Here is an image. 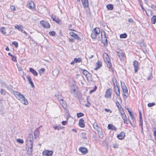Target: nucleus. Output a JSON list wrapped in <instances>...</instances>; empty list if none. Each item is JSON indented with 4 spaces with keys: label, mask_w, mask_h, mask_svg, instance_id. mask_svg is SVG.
<instances>
[{
    "label": "nucleus",
    "mask_w": 156,
    "mask_h": 156,
    "mask_svg": "<svg viewBox=\"0 0 156 156\" xmlns=\"http://www.w3.org/2000/svg\"><path fill=\"white\" fill-rule=\"evenodd\" d=\"M33 140V135L30 134L29 135L26 140V145L27 146V154L29 155H31L32 153Z\"/></svg>",
    "instance_id": "nucleus-1"
},
{
    "label": "nucleus",
    "mask_w": 156,
    "mask_h": 156,
    "mask_svg": "<svg viewBox=\"0 0 156 156\" xmlns=\"http://www.w3.org/2000/svg\"><path fill=\"white\" fill-rule=\"evenodd\" d=\"M103 58L105 63H107L108 66L110 69H112V65L110 62V59L108 55L106 53H104L103 54Z\"/></svg>",
    "instance_id": "nucleus-2"
},
{
    "label": "nucleus",
    "mask_w": 156,
    "mask_h": 156,
    "mask_svg": "<svg viewBox=\"0 0 156 156\" xmlns=\"http://www.w3.org/2000/svg\"><path fill=\"white\" fill-rule=\"evenodd\" d=\"M100 33V29L98 27L95 28L91 33V38L93 39H95L97 36Z\"/></svg>",
    "instance_id": "nucleus-3"
},
{
    "label": "nucleus",
    "mask_w": 156,
    "mask_h": 156,
    "mask_svg": "<svg viewBox=\"0 0 156 156\" xmlns=\"http://www.w3.org/2000/svg\"><path fill=\"white\" fill-rule=\"evenodd\" d=\"M70 92L71 94H73L75 97H77V95L76 93L80 92L77 90V87L75 83L73 84V86L70 88Z\"/></svg>",
    "instance_id": "nucleus-4"
},
{
    "label": "nucleus",
    "mask_w": 156,
    "mask_h": 156,
    "mask_svg": "<svg viewBox=\"0 0 156 156\" xmlns=\"http://www.w3.org/2000/svg\"><path fill=\"white\" fill-rule=\"evenodd\" d=\"M101 40L105 45L106 46L108 44L107 39L104 31L101 32Z\"/></svg>",
    "instance_id": "nucleus-5"
},
{
    "label": "nucleus",
    "mask_w": 156,
    "mask_h": 156,
    "mask_svg": "<svg viewBox=\"0 0 156 156\" xmlns=\"http://www.w3.org/2000/svg\"><path fill=\"white\" fill-rule=\"evenodd\" d=\"M113 82L114 85V87L115 90V93L118 96H119L120 95V91L119 89L118 86L117 85L116 83V80L115 79H113Z\"/></svg>",
    "instance_id": "nucleus-6"
},
{
    "label": "nucleus",
    "mask_w": 156,
    "mask_h": 156,
    "mask_svg": "<svg viewBox=\"0 0 156 156\" xmlns=\"http://www.w3.org/2000/svg\"><path fill=\"white\" fill-rule=\"evenodd\" d=\"M117 55L121 61L124 60L126 59V57L122 51L120 50H117Z\"/></svg>",
    "instance_id": "nucleus-7"
},
{
    "label": "nucleus",
    "mask_w": 156,
    "mask_h": 156,
    "mask_svg": "<svg viewBox=\"0 0 156 156\" xmlns=\"http://www.w3.org/2000/svg\"><path fill=\"white\" fill-rule=\"evenodd\" d=\"M13 94L19 100H20L21 99H22L23 98V97H24L22 94L17 91H14Z\"/></svg>",
    "instance_id": "nucleus-8"
},
{
    "label": "nucleus",
    "mask_w": 156,
    "mask_h": 156,
    "mask_svg": "<svg viewBox=\"0 0 156 156\" xmlns=\"http://www.w3.org/2000/svg\"><path fill=\"white\" fill-rule=\"evenodd\" d=\"M105 97L107 98H110L112 97L111 89L109 88L107 89L105 92Z\"/></svg>",
    "instance_id": "nucleus-9"
},
{
    "label": "nucleus",
    "mask_w": 156,
    "mask_h": 156,
    "mask_svg": "<svg viewBox=\"0 0 156 156\" xmlns=\"http://www.w3.org/2000/svg\"><path fill=\"white\" fill-rule=\"evenodd\" d=\"M40 24L42 27L44 28H49L50 27V25L46 21H44V20L41 21L40 22Z\"/></svg>",
    "instance_id": "nucleus-10"
},
{
    "label": "nucleus",
    "mask_w": 156,
    "mask_h": 156,
    "mask_svg": "<svg viewBox=\"0 0 156 156\" xmlns=\"http://www.w3.org/2000/svg\"><path fill=\"white\" fill-rule=\"evenodd\" d=\"M53 154V151H48L45 150L42 152V154L43 155L47 156H52Z\"/></svg>",
    "instance_id": "nucleus-11"
},
{
    "label": "nucleus",
    "mask_w": 156,
    "mask_h": 156,
    "mask_svg": "<svg viewBox=\"0 0 156 156\" xmlns=\"http://www.w3.org/2000/svg\"><path fill=\"white\" fill-rule=\"evenodd\" d=\"M79 150L83 154H86L88 152L87 149L85 147H81L79 148Z\"/></svg>",
    "instance_id": "nucleus-12"
},
{
    "label": "nucleus",
    "mask_w": 156,
    "mask_h": 156,
    "mask_svg": "<svg viewBox=\"0 0 156 156\" xmlns=\"http://www.w3.org/2000/svg\"><path fill=\"white\" fill-rule=\"evenodd\" d=\"M133 65L134 68L135 72L136 73L139 69L138 62L136 61H135L133 62Z\"/></svg>",
    "instance_id": "nucleus-13"
},
{
    "label": "nucleus",
    "mask_w": 156,
    "mask_h": 156,
    "mask_svg": "<svg viewBox=\"0 0 156 156\" xmlns=\"http://www.w3.org/2000/svg\"><path fill=\"white\" fill-rule=\"evenodd\" d=\"M0 31L1 32L2 34H3L5 35H9L10 32H9V33L8 34H7V33L6 32V30L4 27H1L0 28Z\"/></svg>",
    "instance_id": "nucleus-14"
},
{
    "label": "nucleus",
    "mask_w": 156,
    "mask_h": 156,
    "mask_svg": "<svg viewBox=\"0 0 156 156\" xmlns=\"http://www.w3.org/2000/svg\"><path fill=\"white\" fill-rule=\"evenodd\" d=\"M125 136V133L124 132H121L117 135V138L119 140L123 139Z\"/></svg>",
    "instance_id": "nucleus-15"
},
{
    "label": "nucleus",
    "mask_w": 156,
    "mask_h": 156,
    "mask_svg": "<svg viewBox=\"0 0 156 156\" xmlns=\"http://www.w3.org/2000/svg\"><path fill=\"white\" fill-rule=\"evenodd\" d=\"M23 98L21 99L19 101L23 104L24 105H27L28 104V102L27 100L26 99L25 97H23Z\"/></svg>",
    "instance_id": "nucleus-16"
},
{
    "label": "nucleus",
    "mask_w": 156,
    "mask_h": 156,
    "mask_svg": "<svg viewBox=\"0 0 156 156\" xmlns=\"http://www.w3.org/2000/svg\"><path fill=\"white\" fill-rule=\"evenodd\" d=\"M79 124L80 126L82 128H83L85 126L84 121L82 119L79 120Z\"/></svg>",
    "instance_id": "nucleus-17"
},
{
    "label": "nucleus",
    "mask_w": 156,
    "mask_h": 156,
    "mask_svg": "<svg viewBox=\"0 0 156 156\" xmlns=\"http://www.w3.org/2000/svg\"><path fill=\"white\" fill-rule=\"evenodd\" d=\"M102 65V63L101 62L99 61H98L96 64V67L94 68V69L96 70L98 69H99L101 66Z\"/></svg>",
    "instance_id": "nucleus-18"
},
{
    "label": "nucleus",
    "mask_w": 156,
    "mask_h": 156,
    "mask_svg": "<svg viewBox=\"0 0 156 156\" xmlns=\"http://www.w3.org/2000/svg\"><path fill=\"white\" fill-rule=\"evenodd\" d=\"M98 132V135L99 137L101 138L102 139L104 137V134L102 130L101 129V128L100 130L98 129L97 130Z\"/></svg>",
    "instance_id": "nucleus-19"
},
{
    "label": "nucleus",
    "mask_w": 156,
    "mask_h": 156,
    "mask_svg": "<svg viewBox=\"0 0 156 156\" xmlns=\"http://www.w3.org/2000/svg\"><path fill=\"white\" fill-rule=\"evenodd\" d=\"M27 79L29 82V83L30 84L31 87L33 88H34V84L33 83L30 76H27Z\"/></svg>",
    "instance_id": "nucleus-20"
},
{
    "label": "nucleus",
    "mask_w": 156,
    "mask_h": 156,
    "mask_svg": "<svg viewBox=\"0 0 156 156\" xmlns=\"http://www.w3.org/2000/svg\"><path fill=\"white\" fill-rule=\"evenodd\" d=\"M40 132L39 130L37 129H36L34 131V135L35 136V138L36 139L37 138L39 135Z\"/></svg>",
    "instance_id": "nucleus-21"
},
{
    "label": "nucleus",
    "mask_w": 156,
    "mask_h": 156,
    "mask_svg": "<svg viewBox=\"0 0 156 156\" xmlns=\"http://www.w3.org/2000/svg\"><path fill=\"white\" fill-rule=\"evenodd\" d=\"M85 77L88 81H90L92 80V75L90 73H88Z\"/></svg>",
    "instance_id": "nucleus-22"
},
{
    "label": "nucleus",
    "mask_w": 156,
    "mask_h": 156,
    "mask_svg": "<svg viewBox=\"0 0 156 156\" xmlns=\"http://www.w3.org/2000/svg\"><path fill=\"white\" fill-rule=\"evenodd\" d=\"M29 71L33 74L34 76H37L38 73L37 72L32 68H29Z\"/></svg>",
    "instance_id": "nucleus-23"
},
{
    "label": "nucleus",
    "mask_w": 156,
    "mask_h": 156,
    "mask_svg": "<svg viewBox=\"0 0 156 156\" xmlns=\"http://www.w3.org/2000/svg\"><path fill=\"white\" fill-rule=\"evenodd\" d=\"M143 119L142 117L141 112H140V125L141 126V129H143Z\"/></svg>",
    "instance_id": "nucleus-24"
},
{
    "label": "nucleus",
    "mask_w": 156,
    "mask_h": 156,
    "mask_svg": "<svg viewBox=\"0 0 156 156\" xmlns=\"http://www.w3.org/2000/svg\"><path fill=\"white\" fill-rule=\"evenodd\" d=\"M59 102L64 109H66V108L67 105L66 104L65 102L63 101V100L60 101Z\"/></svg>",
    "instance_id": "nucleus-25"
},
{
    "label": "nucleus",
    "mask_w": 156,
    "mask_h": 156,
    "mask_svg": "<svg viewBox=\"0 0 156 156\" xmlns=\"http://www.w3.org/2000/svg\"><path fill=\"white\" fill-rule=\"evenodd\" d=\"M108 127L109 129H111L113 130H116L117 128L112 124H109L108 125Z\"/></svg>",
    "instance_id": "nucleus-26"
},
{
    "label": "nucleus",
    "mask_w": 156,
    "mask_h": 156,
    "mask_svg": "<svg viewBox=\"0 0 156 156\" xmlns=\"http://www.w3.org/2000/svg\"><path fill=\"white\" fill-rule=\"evenodd\" d=\"M28 6L30 9L33 8L34 7V2L32 1H30L29 2L28 5Z\"/></svg>",
    "instance_id": "nucleus-27"
},
{
    "label": "nucleus",
    "mask_w": 156,
    "mask_h": 156,
    "mask_svg": "<svg viewBox=\"0 0 156 156\" xmlns=\"http://www.w3.org/2000/svg\"><path fill=\"white\" fill-rule=\"evenodd\" d=\"M122 91L124 93L127 94L128 93V90L127 87L125 85H122L121 84Z\"/></svg>",
    "instance_id": "nucleus-28"
},
{
    "label": "nucleus",
    "mask_w": 156,
    "mask_h": 156,
    "mask_svg": "<svg viewBox=\"0 0 156 156\" xmlns=\"http://www.w3.org/2000/svg\"><path fill=\"white\" fill-rule=\"evenodd\" d=\"M145 12L147 15L148 16H151L152 15L153 13L151 10L150 9H147L145 11Z\"/></svg>",
    "instance_id": "nucleus-29"
},
{
    "label": "nucleus",
    "mask_w": 156,
    "mask_h": 156,
    "mask_svg": "<svg viewBox=\"0 0 156 156\" xmlns=\"http://www.w3.org/2000/svg\"><path fill=\"white\" fill-rule=\"evenodd\" d=\"M15 28L21 31L23 28V26L21 25H16V26H14Z\"/></svg>",
    "instance_id": "nucleus-30"
},
{
    "label": "nucleus",
    "mask_w": 156,
    "mask_h": 156,
    "mask_svg": "<svg viewBox=\"0 0 156 156\" xmlns=\"http://www.w3.org/2000/svg\"><path fill=\"white\" fill-rule=\"evenodd\" d=\"M93 126L94 128L97 130L98 129H100L101 128H100L98 126V124L96 122H94L93 124Z\"/></svg>",
    "instance_id": "nucleus-31"
},
{
    "label": "nucleus",
    "mask_w": 156,
    "mask_h": 156,
    "mask_svg": "<svg viewBox=\"0 0 156 156\" xmlns=\"http://www.w3.org/2000/svg\"><path fill=\"white\" fill-rule=\"evenodd\" d=\"M53 128L55 130H59L62 129L63 127L61 126L60 125H58V126H53Z\"/></svg>",
    "instance_id": "nucleus-32"
},
{
    "label": "nucleus",
    "mask_w": 156,
    "mask_h": 156,
    "mask_svg": "<svg viewBox=\"0 0 156 156\" xmlns=\"http://www.w3.org/2000/svg\"><path fill=\"white\" fill-rule=\"evenodd\" d=\"M156 22V15L153 16L151 19V23L154 24Z\"/></svg>",
    "instance_id": "nucleus-33"
},
{
    "label": "nucleus",
    "mask_w": 156,
    "mask_h": 156,
    "mask_svg": "<svg viewBox=\"0 0 156 156\" xmlns=\"http://www.w3.org/2000/svg\"><path fill=\"white\" fill-rule=\"evenodd\" d=\"M75 63H79L82 62V60L80 58H75L74 59Z\"/></svg>",
    "instance_id": "nucleus-34"
},
{
    "label": "nucleus",
    "mask_w": 156,
    "mask_h": 156,
    "mask_svg": "<svg viewBox=\"0 0 156 156\" xmlns=\"http://www.w3.org/2000/svg\"><path fill=\"white\" fill-rule=\"evenodd\" d=\"M113 5L111 4H109L107 6V8L109 10H112L113 9Z\"/></svg>",
    "instance_id": "nucleus-35"
},
{
    "label": "nucleus",
    "mask_w": 156,
    "mask_h": 156,
    "mask_svg": "<svg viewBox=\"0 0 156 156\" xmlns=\"http://www.w3.org/2000/svg\"><path fill=\"white\" fill-rule=\"evenodd\" d=\"M120 37L121 38H124L127 37V35L126 34H123L120 35Z\"/></svg>",
    "instance_id": "nucleus-36"
},
{
    "label": "nucleus",
    "mask_w": 156,
    "mask_h": 156,
    "mask_svg": "<svg viewBox=\"0 0 156 156\" xmlns=\"http://www.w3.org/2000/svg\"><path fill=\"white\" fill-rule=\"evenodd\" d=\"M84 116V114L82 113H79L77 114V118H80Z\"/></svg>",
    "instance_id": "nucleus-37"
},
{
    "label": "nucleus",
    "mask_w": 156,
    "mask_h": 156,
    "mask_svg": "<svg viewBox=\"0 0 156 156\" xmlns=\"http://www.w3.org/2000/svg\"><path fill=\"white\" fill-rule=\"evenodd\" d=\"M6 92V90L4 89H2L1 90V94H3L4 95H5Z\"/></svg>",
    "instance_id": "nucleus-38"
},
{
    "label": "nucleus",
    "mask_w": 156,
    "mask_h": 156,
    "mask_svg": "<svg viewBox=\"0 0 156 156\" xmlns=\"http://www.w3.org/2000/svg\"><path fill=\"white\" fill-rule=\"evenodd\" d=\"M55 96L58 99L59 101L63 100L62 98V97L61 95H58L57 96L55 95Z\"/></svg>",
    "instance_id": "nucleus-39"
},
{
    "label": "nucleus",
    "mask_w": 156,
    "mask_h": 156,
    "mask_svg": "<svg viewBox=\"0 0 156 156\" xmlns=\"http://www.w3.org/2000/svg\"><path fill=\"white\" fill-rule=\"evenodd\" d=\"M82 137L83 138L87 139V134L86 133H83L81 134Z\"/></svg>",
    "instance_id": "nucleus-40"
},
{
    "label": "nucleus",
    "mask_w": 156,
    "mask_h": 156,
    "mask_svg": "<svg viewBox=\"0 0 156 156\" xmlns=\"http://www.w3.org/2000/svg\"><path fill=\"white\" fill-rule=\"evenodd\" d=\"M97 87L96 86H95L94 87V88L92 90H90V92H89L90 94H91L93 92H94L97 89Z\"/></svg>",
    "instance_id": "nucleus-41"
},
{
    "label": "nucleus",
    "mask_w": 156,
    "mask_h": 156,
    "mask_svg": "<svg viewBox=\"0 0 156 156\" xmlns=\"http://www.w3.org/2000/svg\"><path fill=\"white\" fill-rule=\"evenodd\" d=\"M82 73L83 74L86 76L89 73L86 70H83Z\"/></svg>",
    "instance_id": "nucleus-42"
},
{
    "label": "nucleus",
    "mask_w": 156,
    "mask_h": 156,
    "mask_svg": "<svg viewBox=\"0 0 156 156\" xmlns=\"http://www.w3.org/2000/svg\"><path fill=\"white\" fill-rule=\"evenodd\" d=\"M12 44L15 46L16 48H17L18 47V43L17 42L14 41L12 43Z\"/></svg>",
    "instance_id": "nucleus-43"
},
{
    "label": "nucleus",
    "mask_w": 156,
    "mask_h": 156,
    "mask_svg": "<svg viewBox=\"0 0 156 156\" xmlns=\"http://www.w3.org/2000/svg\"><path fill=\"white\" fill-rule=\"evenodd\" d=\"M155 104L154 102H152L151 103H149L147 104V106L149 107H151L152 106H153L154 105H155Z\"/></svg>",
    "instance_id": "nucleus-44"
},
{
    "label": "nucleus",
    "mask_w": 156,
    "mask_h": 156,
    "mask_svg": "<svg viewBox=\"0 0 156 156\" xmlns=\"http://www.w3.org/2000/svg\"><path fill=\"white\" fill-rule=\"evenodd\" d=\"M123 119V122L125 124H128L129 121L127 120V117L124 118V119Z\"/></svg>",
    "instance_id": "nucleus-45"
},
{
    "label": "nucleus",
    "mask_w": 156,
    "mask_h": 156,
    "mask_svg": "<svg viewBox=\"0 0 156 156\" xmlns=\"http://www.w3.org/2000/svg\"><path fill=\"white\" fill-rule=\"evenodd\" d=\"M12 57V61H14V62H17V60H16V56L13 55Z\"/></svg>",
    "instance_id": "nucleus-46"
},
{
    "label": "nucleus",
    "mask_w": 156,
    "mask_h": 156,
    "mask_svg": "<svg viewBox=\"0 0 156 156\" xmlns=\"http://www.w3.org/2000/svg\"><path fill=\"white\" fill-rule=\"evenodd\" d=\"M49 34L51 36H54L55 35V33L54 31H51L49 32Z\"/></svg>",
    "instance_id": "nucleus-47"
},
{
    "label": "nucleus",
    "mask_w": 156,
    "mask_h": 156,
    "mask_svg": "<svg viewBox=\"0 0 156 156\" xmlns=\"http://www.w3.org/2000/svg\"><path fill=\"white\" fill-rule=\"evenodd\" d=\"M17 141L20 144H23V141L22 139H17Z\"/></svg>",
    "instance_id": "nucleus-48"
},
{
    "label": "nucleus",
    "mask_w": 156,
    "mask_h": 156,
    "mask_svg": "<svg viewBox=\"0 0 156 156\" xmlns=\"http://www.w3.org/2000/svg\"><path fill=\"white\" fill-rule=\"evenodd\" d=\"M10 9L12 11H15L16 9L14 5H11L10 6Z\"/></svg>",
    "instance_id": "nucleus-49"
},
{
    "label": "nucleus",
    "mask_w": 156,
    "mask_h": 156,
    "mask_svg": "<svg viewBox=\"0 0 156 156\" xmlns=\"http://www.w3.org/2000/svg\"><path fill=\"white\" fill-rule=\"evenodd\" d=\"M58 71L57 70H55L53 71V74L57 75L58 74Z\"/></svg>",
    "instance_id": "nucleus-50"
},
{
    "label": "nucleus",
    "mask_w": 156,
    "mask_h": 156,
    "mask_svg": "<svg viewBox=\"0 0 156 156\" xmlns=\"http://www.w3.org/2000/svg\"><path fill=\"white\" fill-rule=\"evenodd\" d=\"M105 111L106 112H109L110 113H111L112 112V111L110 109H107V108H105Z\"/></svg>",
    "instance_id": "nucleus-51"
},
{
    "label": "nucleus",
    "mask_w": 156,
    "mask_h": 156,
    "mask_svg": "<svg viewBox=\"0 0 156 156\" xmlns=\"http://www.w3.org/2000/svg\"><path fill=\"white\" fill-rule=\"evenodd\" d=\"M62 123L63 125H66L68 123V122L66 121H63Z\"/></svg>",
    "instance_id": "nucleus-52"
},
{
    "label": "nucleus",
    "mask_w": 156,
    "mask_h": 156,
    "mask_svg": "<svg viewBox=\"0 0 156 156\" xmlns=\"http://www.w3.org/2000/svg\"><path fill=\"white\" fill-rule=\"evenodd\" d=\"M51 18L55 22L56 21V20H57V19L58 18H57V17H55V16L54 17L53 16H52L51 17Z\"/></svg>",
    "instance_id": "nucleus-53"
},
{
    "label": "nucleus",
    "mask_w": 156,
    "mask_h": 156,
    "mask_svg": "<svg viewBox=\"0 0 156 156\" xmlns=\"http://www.w3.org/2000/svg\"><path fill=\"white\" fill-rule=\"evenodd\" d=\"M151 7L153 9L155 10L156 8V6L153 4H152L151 6Z\"/></svg>",
    "instance_id": "nucleus-54"
},
{
    "label": "nucleus",
    "mask_w": 156,
    "mask_h": 156,
    "mask_svg": "<svg viewBox=\"0 0 156 156\" xmlns=\"http://www.w3.org/2000/svg\"><path fill=\"white\" fill-rule=\"evenodd\" d=\"M118 147V144H113V147L114 148H117Z\"/></svg>",
    "instance_id": "nucleus-55"
},
{
    "label": "nucleus",
    "mask_w": 156,
    "mask_h": 156,
    "mask_svg": "<svg viewBox=\"0 0 156 156\" xmlns=\"http://www.w3.org/2000/svg\"><path fill=\"white\" fill-rule=\"evenodd\" d=\"M119 112L121 114V115L125 113V112L122 109H120L119 110Z\"/></svg>",
    "instance_id": "nucleus-56"
},
{
    "label": "nucleus",
    "mask_w": 156,
    "mask_h": 156,
    "mask_svg": "<svg viewBox=\"0 0 156 156\" xmlns=\"http://www.w3.org/2000/svg\"><path fill=\"white\" fill-rule=\"evenodd\" d=\"M121 116L122 118V119H124V118H125L126 117L125 113L121 115Z\"/></svg>",
    "instance_id": "nucleus-57"
},
{
    "label": "nucleus",
    "mask_w": 156,
    "mask_h": 156,
    "mask_svg": "<svg viewBox=\"0 0 156 156\" xmlns=\"http://www.w3.org/2000/svg\"><path fill=\"white\" fill-rule=\"evenodd\" d=\"M74 37L75 39H77V40H78L80 38L77 35H76V34H75L74 35V37Z\"/></svg>",
    "instance_id": "nucleus-58"
},
{
    "label": "nucleus",
    "mask_w": 156,
    "mask_h": 156,
    "mask_svg": "<svg viewBox=\"0 0 156 156\" xmlns=\"http://www.w3.org/2000/svg\"><path fill=\"white\" fill-rule=\"evenodd\" d=\"M69 34L71 36L73 37L76 34L73 32H71L69 33Z\"/></svg>",
    "instance_id": "nucleus-59"
},
{
    "label": "nucleus",
    "mask_w": 156,
    "mask_h": 156,
    "mask_svg": "<svg viewBox=\"0 0 156 156\" xmlns=\"http://www.w3.org/2000/svg\"><path fill=\"white\" fill-rule=\"evenodd\" d=\"M55 22L58 23L60 24L62 23L61 20L58 19V18L57 19V20H56Z\"/></svg>",
    "instance_id": "nucleus-60"
},
{
    "label": "nucleus",
    "mask_w": 156,
    "mask_h": 156,
    "mask_svg": "<svg viewBox=\"0 0 156 156\" xmlns=\"http://www.w3.org/2000/svg\"><path fill=\"white\" fill-rule=\"evenodd\" d=\"M128 22H129V23H133L134 22V21L132 19V18H130L129 19V20H128Z\"/></svg>",
    "instance_id": "nucleus-61"
},
{
    "label": "nucleus",
    "mask_w": 156,
    "mask_h": 156,
    "mask_svg": "<svg viewBox=\"0 0 156 156\" xmlns=\"http://www.w3.org/2000/svg\"><path fill=\"white\" fill-rule=\"evenodd\" d=\"M45 71V69L44 68H41V69L40 70V73H41V72H44V71Z\"/></svg>",
    "instance_id": "nucleus-62"
},
{
    "label": "nucleus",
    "mask_w": 156,
    "mask_h": 156,
    "mask_svg": "<svg viewBox=\"0 0 156 156\" xmlns=\"http://www.w3.org/2000/svg\"><path fill=\"white\" fill-rule=\"evenodd\" d=\"M140 6H141V9H142V10L143 11H145V12L146 10H145V9H144V8L143 7L142 4H140Z\"/></svg>",
    "instance_id": "nucleus-63"
},
{
    "label": "nucleus",
    "mask_w": 156,
    "mask_h": 156,
    "mask_svg": "<svg viewBox=\"0 0 156 156\" xmlns=\"http://www.w3.org/2000/svg\"><path fill=\"white\" fill-rule=\"evenodd\" d=\"M129 115H130V117H131L132 119H134V118L133 117V114H132L131 113H130L129 114Z\"/></svg>",
    "instance_id": "nucleus-64"
}]
</instances>
